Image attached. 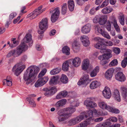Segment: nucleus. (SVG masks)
Segmentation results:
<instances>
[{"label": "nucleus", "instance_id": "obj_17", "mask_svg": "<svg viewBox=\"0 0 127 127\" xmlns=\"http://www.w3.org/2000/svg\"><path fill=\"white\" fill-rule=\"evenodd\" d=\"M115 79L120 82H124L126 80V77L124 74L121 72L117 73L115 75Z\"/></svg>", "mask_w": 127, "mask_h": 127}, {"label": "nucleus", "instance_id": "obj_35", "mask_svg": "<svg viewBox=\"0 0 127 127\" xmlns=\"http://www.w3.org/2000/svg\"><path fill=\"white\" fill-rule=\"evenodd\" d=\"M15 53L16 50L15 49L11 50L7 55L6 57L8 58L11 57L12 56L15 57H17Z\"/></svg>", "mask_w": 127, "mask_h": 127}, {"label": "nucleus", "instance_id": "obj_33", "mask_svg": "<svg viewBox=\"0 0 127 127\" xmlns=\"http://www.w3.org/2000/svg\"><path fill=\"white\" fill-rule=\"evenodd\" d=\"M112 10L113 9L112 8L107 7L103 8L101 12L104 14H107L110 13Z\"/></svg>", "mask_w": 127, "mask_h": 127}, {"label": "nucleus", "instance_id": "obj_12", "mask_svg": "<svg viewBox=\"0 0 127 127\" xmlns=\"http://www.w3.org/2000/svg\"><path fill=\"white\" fill-rule=\"evenodd\" d=\"M58 113L59 115L58 117L59 122L64 121L69 117L66 113H65L63 112L62 110L59 111Z\"/></svg>", "mask_w": 127, "mask_h": 127}, {"label": "nucleus", "instance_id": "obj_13", "mask_svg": "<svg viewBox=\"0 0 127 127\" xmlns=\"http://www.w3.org/2000/svg\"><path fill=\"white\" fill-rule=\"evenodd\" d=\"M89 75L87 74L84 75L81 77L78 83V85L81 84L87 85L89 83Z\"/></svg>", "mask_w": 127, "mask_h": 127}, {"label": "nucleus", "instance_id": "obj_50", "mask_svg": "<svg viewBox=\"0 0 127 127\" xmlns=\"http://www.w3.org/2000/svg\"><path fill=\"white\" fill-rule=\"evenodd\" d=\"M118 63L117 60L115 59L112 61L109 64V65L110 66H114L117 65Z\"/></svg>", "mask_w": 127, "mask_h": 127}, {"label": "nucleus", "instance_id": "obj_1", "mask_svg": "<svg viewBox=\"0 0 127 127\" xmlns=\"http://www.w3.org/2000/svg\"><path fill=\"white\" fill-rule=\"evenodd\" d=\"M31 67H29L24 74L23 78L26 81V84L28 85L32 82L34 80V72Z\"/></svg>", "mask_w": 127, "mask_h": 127}, {"label": "nucleus", "instance_id": "obj_45", "mask_svg": "<svg viewBox=\"0 0 127 127\" xmlns=\"http://www.w3.org/2000/svg\"><path fill=\"white\" fill-rule=\"evenodd\" d=\"M101 34L104 37L108 40L110 39L111 38V37L109 33L104 30L101 33Z\"/></svg>", "mask_w": 127, "mask_h": 127}, {"label": "nucleus", "instance_id": "obj_31", "mask_svg": "<svg viewBox=\"0 0 127 127\" xmlns=\"http://www.w3.org/2000/svg\"><path fill=\"white\" fill-rule=\"evenodd\" d=\"M99 66H96L91 72V76L92 77L95 76L97 73L99 72Z\"/></svg>", "mask_w": 127, "mask_h": 127}, {"label": "nucleus", "instance_id": "obj_23", "mask_svg": "<svg viewBox=\"0 0 127 127\" xmlns=\"http://www.w3.org/2000/svg\"><path fill=\"white\" fill-rule=\"evenodd\" d=\"M100 52L101 53H105L104 54L108 57L109 58H110L112 57V51L110 49L105 48L101 49L100 50Z\"/></svg>", "mask_w": 127, "mask_h": 127}, {"label": "nucleus", "instance_id": "obj_54", "mask_svg": "<svg viewBox=\"0 0 127 127\" xmlns=\"http://www.w3.org/2000/svg\"><path fill=\"white\" fill-rule=\"evenodd\" d=\"M47 71L46 69H44L41 71V72L39 73L38 75V77H41L44 76Z\"/></svg>", "mask_w": 127, "mask_h": 127}, {"label": "nucleus", "instance_id": "obj_36", "mask_svg": "<svg viewBox=\"0 0 127 127\" xmlns=\"http://www.w3.org/2000/svg\"><path fill=\"white\" fill-rule=\"evenodd\" d=\"M62 50L63 53L67 55H69L70 54V48L67 46H64L62 48Z\"/></svg>", "mask_w": 127, "mask_h": 127}, {"label": "nucleus", "instance_id": "obj_42", "mask_svg": "<svg viewBox=\"0 0 127 127\" xmlns=\"http://www.w3.org/2000/svg\"><path fill=\"white\" fill-rule=\"evenodd\" d=\"M119 22L121 25L123 26L125 24V20L124 15L122 14L118 17Z\"/></svg>", "mask_w": 127, "mask_h": 127}, {"label": "nucleus", "instance_id": "obj_34", "mask_svg": "<svg viewBox=\"0 0 127 127\" xmlns=\"http://www.w3.org/2000/svg\"><path fill=\"white\" fill-rule=\"evenodd\" d=\"M61 82L64 84H66L68 81V79L67 76L64 74L62 75L60 78Z\"/></svg>", "mask_w": 127, "mask_h": 127}, {"label": "nucleus", "instance_id": "obj_14", "mask_svg": "<svg viewBox=\"0 0 127 127\" xmlns=\"http://www.w3.org/2000/svg\"><path fill=\"white\" fill-rule=\"evenodd\" d=\"M84 104L87 107L94 108L97 106V104L92 101L90 98H88L84 102Z\"/></svg>", "mask_w": 127, "mask_h": 127}, {"label": "nucleus", "instance_id": "obj_25", "mask_svg": "<svg viewBox=\"0 0 127 127\" xmlns=\"http://www.w3.org/2000/svg\"><path fill=\"white\" fill-rule=\"evenodd\" d=\"M32 39V36L31 34H27L23 39L21 43L23 44H26V43L30 42Z\"/></svg>", "mask_w": 127, "mask_h": 127}, {"label": "nucleus", "instance_id": "obj_57", "mask_svg": "<svg viewBox=\"0 0 127 127\" xmlns=\"http://www.w3.org/2000/svg\"><path fill=\"white\" fill-rule=\"evenodd\" d=\"M121 90L123 94H127V88L125 87L122 86L121 88Z\"/></svg>", "mask_w": 127, "mask_h": 127}, {"label": "nucleus", "instance_id": "obj_55", "mask_svg": "<svg viewBox=\"0 0 127 127\" xmlns=\"http://www.w3.org/2000/svg\"><path fill=\"white\" fill-rule=\"evenodd\" d=\"M109 0H105L101 5L100 6V8H102L107 6L109 4Z\"/></svg>", "mask_w": 127, "mask_h": 127}, {"label": "nucleus", "instance_id": "obj_21", "mask_svg": "<svg viewBox=\"0 0 127 127\" xmlns=\"http://www.w3.org/2000/svg\"><path fill=\"white\" fill-rule=\"evenodd\" d=\"M91 29V25L90 24H88L82 28L81 32L83 33L86 34L90 32Z\"/></svg>", "mask_w": 127, "mask_h": 127}, {"label": "nucleus", "instance_id": "obj_9", "mask_svg": "<svg viewBox=\"0 0 127 127\" xmlns=\"http://www.w3.org/2000/svg\"><path fill=\"white\" fill-rule=\"evenodd\" d=\"M44 90L45 91L44 93L45 95L47 96H49L54 94L57 91L56 88L53 87L49 88H45Z\"/></svg>", "mask_w": 127, "mask_h": 127}, {"label": "nucleus", "instance_id": "obj_59", "mask_svg": "<svg viewBox=\"0 0 127 127\" xmlns=\"http://www.w3.org/2000/svg\"><path fill=\"white\" fill-rule=\"evenodd\" d=\"M17 14L16 13H12L9 15V19L11 20L15 17L17 15Z\"/></svg>", "mask_w": 127, "mask_h": 127}, {"label": "nucleus", "instance_id": "obj_39", "mask_svg": "<svg viewBox=\"0 0 127 127\" xmlns=\"http://www.w3.org/2000/svg\"><path fill=\"white\" fill-rule=\"evenodd\" d=\"M110 122H106L104 123H101L98 124L96 126V127H107L110 124Z\"/></svg>", "mask_w": 127, "mask_h": 127}, {"label": "nucleus", "instance_id": "obj_62", "mask_svg": "<svg viewBox=\"0 0 127 127\" xmlns=\"http://www.w3.org/2000/svg\"><path fill=\"white\" fill-rule=\"evenodd\" d=\"M63 98L65 97L68 94L67 92L65 91H64L60 92Z\"/></svg>", "mask_w": 127, "mask_h": 127}, {"label": "nucleus", "instance_id": "obj_30", "mask_svg": "<svg viewBox=\"0 0 127 127\" xmlns=\"http://www.w3.org/2000/svg\"><path fill=\"white\" fill-rule=\"evenodd\" d=\"M68 8L71 11H72L74 9L75 4L73 0H69L68 1Z\"/></svg>", "mask_w": 127, "mask_h": 127}, {"label": "nucleus", "instance_id": "obj_18", "mask_svg": "<svg viewBox=\"0 0 127 127\" xmlns=\"http://www.w3.org/2000/svg\"><path fill=\"white\" fill-rule=\"evenodd\" d=\"M114 71V69L113 68H111L108 69L105 73V78L108 80L111 79L112 77Z\"/></svg>", "mask_w": 127, "mask_h": 127}, {"label": "nucleus", "instance_id": "obj_27", "mask_svg": "<svg viewBox=\"0 0 127 127\" xmlns=\"http://www.w3.org/2000/svg\"><path fill=\"white\" fill-rule=\"evenodd\" d=\"M3 85H5L6 84L7 86H11L12 85V80L11 77L10 76H7L6 79L3 80Z\"/></svg>", "mask_w": 127, "mask_h": 127}, {"label": "nucleus", "instance_id": "obj_32", "mask_svg": "<svg viewBox=\"0 0 127 127\" xmlns=\"http://www.w3.org/2000/svg\"><path fill=\"white\" fill-rule=\"evenodd\" d=\"M114 96L115 99L118 102L121 101V97L119 91L117 90L114 91Z\"/></svg>", "mask_w": 127, "mask_h": 127}, {"label": "nucleus", "instance_id": "obj_4", "mask_svg": "<svg viewBox=\"0 0 127 127\" xmlns=\"http://www.w3.org/2000/svg\"><path fill=\"white\" fill-rule=\"evenodd\" d=\"M107 19V16L106 15L102 16L100 17L96 16L93 19V21L95 23H99L100 25H102L105 23Z\"/></svg>", "mask_w": 127, "mask_h": 127}, {"label": "nucleus", "instance_id": "obj_56", "mask_svg": "<svg viewBox=\"0 0 127 127\" xmlns=\"http://www.w3.org/2000/svg\"><path fill=\"white\" fill-rule=\"evenodd\" d=\"M112 49L113 52L117 54H119L120 52V50L119 48L114 47Z\"/></svg>", "mask_w": 127, "mask_h": 127}, {"label": "nucleus", "instance_id": "obj_44", "mask_svg": "<svg viewBox=\"0 0 127 127\" xmlns=\"http://www.w3.org/2000/svg\"><path fill=\"white\" fill-rule=\"evenodd\" d=\"M103 45L102 42L101 41H98V42L94 46L96 49H100V50L102 48V46Z\"/></svg>", "mask_w": 127, "mask_h": 127}, {"label": "nucleus", "instance_id": "obj_43", "mask_svg": "<svg viewBox=\"0 0 127 127\" xmlns=\"http://www.w3.org/2000/svg\"><path fill=\"white\" fill-rule=\"evenodd\" d=\"M67 9V4L65 3L63 4L62 7V13L63 14H65Z\"/></svg>", "mask_w": 127, "mask_h": 127}, {"label": "nucleus", "instance_id": "obj_28", "mask_svg": "<svg viewBox=\"0 0 127 127\" xmlns=\"http://www.w3.org/2000/svg\"><path fill=\"white\" fill-rule=\"evenodd\" d=\"M59 79V77L58 76H53L51 78L49 81L50 85H56L58 83Z\"/></svg>", "mask_w": 127, "mask_h": 127}, {"label": "nucleus", "instance_id": "obj_22", "mask_svg": "<svg viewBox=\"0 0 127 127\" xmlns=\"http://www.w3.org/2000/svg\"><path fill=\"white\" fill-rule=\"evenodd\" d=\"M101 84L99 82L95 80L90 83L89 87L91 89L93 90L97 88Z\"/></svg>", "mask_w": 127, "mask_h": 127}, {"label": "nucleus", "instance_id": "obj_2", "mask_svg": "<svg viewBox=\"0 0 127 127\" xmlns=\"http://www.w3.org/2000/svg\"><path fill=\"white\" fill-rule=\"evenodd\" d=\"M26 66L22 62H21L15 65L12 69V71L14 74L18 76L25 68Z\"/></svg>", "mask_w": 127, "mask_h": 127}, {"label": "nucleus", "instance_id": "obj_51", "mask_svg": "<svg viewBox=\"0 0 127 127\" xmlns=\"http://www.w3.org/2000/svg\"><path fill=\"white\" fill-rule=\"evenodd\" d=\"M127 64V57L125 58L121 63V66L123 68H125Z\"/></svg>", "mask_w": 127, "mask_h": 127}, {"label": "nucleus", "instance_id": "obj_52", "mask_svg": "<svg viewBox=\"0 0 127 127\" xmlns=\"http://www.w3.org/2000/svg\"><path fill=\"white\" fill-rule=\"evenodd\" d=\"M106 28L107 30L108 31H110L111 30V25L110 21H108L106 24Z\"/></svg>", "mask_w": 127, "mask_h": 127}, {"label": "nucleus", "instance_id": "obj_60", "mask_svg": "<svg viewBox=\"0 0 127 127\" xmlns=\"http://www.w3.org/2000/svg\"><path fill=\"white\" fill-rule=\"evenodd\" d=\"M106 45L108 46H111L113 45V43L110 40H108L105 42Z\"/></svg>", "mask_w": 127, "mask_h": 127}, {"label": "nucleus", "instance_id": "obj_64", "mask_svg": "<svg viewBox=\"0 0 127 127\" xmlns=\"http://www.w3.org/2000/svg\"><path fill=\"white\" fill-rule=\"evenodd\" d=\"M29 101V103L32 105L33 107H35L36 106V104L33 99L30 100Z\"/></svg>", "mask_w": 127, "mask_h": 127}, {"label": "nucleus", "instance_id": "obj_10", "mask_svg": "<svg viewBox=\"0 0 127 127\" xmlns=\"http://www.w3.org/2000/svg\"><path fill=\"white\" fill-rule=\"evenodd\" d=\"M60 9L56 8L53 11V13L51 17V20L53 23L55 22L58 19L60 14Z\"/></svg>", "mask_w": 127, "mask_h": 127}, {"label": "nucleus", "instance_id": "obj_11", "mask_svg": "<svg viewBox=\"0 0 127 127\" xmlns=\"http://www.w3.org/2000/svg\"><path fill=\"white\" fill-rule=\"evenodd\" d=\"M82 68L83 70H86L87 69L89 70L92 69L93 67L92 65L90 64L89 60L86 59H84L83 61Z\"/></svg>", "mask_w": 127, "mask_h": 127}, {"label": "nucleus", "instance_id": "obj_16", "mask_svg": "<svg viewBox=\"0 0 127 127\" xmlns=\"http://www.w3.org/2000/svg\"><path fill=\"white\" fill-rule=\"evenodd\" d=\"M48 19L46 18L42 19L39 24V27L40 29H46L48 27Z\"/></svg>", "mask_w": 127, "mask_h": 127}, {"label": "nucleus", "instance_id": "obj_15", "mask_svg": "<svg viewBox=\"0 0 127 127\" xmlns=\"http://www.w3.org/2000/svg\"><path fill=\"white\" fill-rule=\"evenodd\" d=\"M103 96L106 98L109 99L111 95V92L110 89L108 87L106 86L102 91Z\"/></svg>", "mask_w": 127, "mask_h": 127}, {"label": "nucleus", "instance_id": "obj_38", "mask_svg": "<svg viewBox=\"0 0 127 127\" xmlns=\"http://www.w3.org/2000/svg\"><path fill=\"white\" fill-rule=\"evenodd\" d=\"M79 45L78 39H76L75 40L72 44V46L74 49H76L78 48L79 47Z\"/></svg>", "mask_w": 127, "mask_h": 127}, {"label": "nucleus", "instance_id": "obj_49", "mask_svg": "<svg viewBox=\"0 0 127 127\" xmlns=\"http://www.w3.org/2000/svg\"><path fill=\"white\" fill-rule=\"evenodd\" d=\"M90 123L89 121H84L80 124L79 126L76 127H87V125Z\"/></svg>", "mask_w": 127, "mask_h": 127}, {"label": "nucleus", "instance_id": "obj_53", "mask_svg": "<svg viewBox=\"0 0 127 127\" xmlns=\"http://www.w3.org/2000/svg\"><path fill=\"white\" fill-rule=\"evenodd\" d=\"M80 40L81 42H84L86 40H89L88 37L87 36L83 35L81 36L80 38Z\"/></svg>", "mask_w": 127, "mask_h": 127}, {"label": "nucleus", "instance_id": "obj_19", "mask_svg": "<svg viewBox=\"0 0 127 127\" xmlns=\"http://www.w3.org/2000/svg\"><path fill=\"white\" fill-rule=\"evenodd\" d=\"M67 102V100L65 99H63L57 101L55 104V106L57 109L62 107Z\"/></svg>", "mask_w": 127, "mask_h": 127}, {"label": "nucleus", "instance_id": "obj_26", "mask_svg": "<svg viewBox=\"0 0 127 127\" xmlns=\"http://www.w3.org/2000/svg\"><path fill=\"white\" fill-rule=\"evenodd\" d=\"M71 107H67L64 109V110L65 111H68V113H67L66 114L69 117L71 115V114L74 113L76 110V109L73 107V105H72L71 106Z\"/></svg>", "mask_w": 127, "mask_h": 127}, {"label": "nucleus", "instance_id": "obj_20", "mask_svg": "<svg viewBox=\"0 0 127 127\" xmlns=\"http://www.w3.org/2000/svg\"><path fill=\"white\" fill-rule=\"evenodd\" d=\"M71 60L72 64L74 67H78L79 66L81 63V59L78 57H76L72 59Z\"/></svg>", "mask_w": 127, "mask_h": 127}, {"label": "nucleus", "instance_id": "obj_47", "mask_svg": "<svg viewBox=\"0 0 127 127\" xmlns=\"http://www.w3.org/2000/svg\"><path fill=\"white\" fill-rule=\"evenodd\" d=\"M113 22V25L116 30L117 32H119L120 29L117 24V21L115 19H114Z\"/></svg>", "mask_w": 127, "mask_h": 127}, {"label": "nucleus", "instance_id": "obj_7", "mask_svg": "<svg viewBox=\"0 0 127 127\" xmlns=\"http://www.w3.org/2000/svg\"><path fill=\"white\" fill-rule=\"evenodd\" d=\"M85 117L90 120L93 116V114L97 116V110L95 109H94L93 110H89L84 111L83 112Z\"/></svg>", "mask_w": 127, "mask_h": 127}, {"label": "nucleus", "instance_id": "obj_6", "mask_svg": "<svg viewBox=\"0 0 127 127\" xmlns=\"http://www.w3.org/2000/svg\"><path fill=\"white\" fill-rule=\"evenodd\" d=\"M48 79L47 77H44L39 78L35 83V87L37 88L42 86L46 83Z\"/></svg>", "mask_w": 127, "mask_h": 127}, {"label": "nucleus", "instance_id": "obj_58", "mask_svg": "<svg viewBox=\"0 0 127 127\" xmlns=\"http://www.w3.org/2000/svg\"><path fill=\"white\" fill-rule=\"evenodd\" d=\"M98 115L100 116H105L107 114V113L106 112H103L101 110H97Z\"/></svg>", "mask_w": 127, "mask_h": 127}, {"label": "nucleus", "instance_id": "obj_37", "mask_svg": "<svg viewBox=\"0 0 127 127\" xmlns=\"http://www.w3.org/2000/svg\"><path fill=\"white\" fill-rule=\"evenodd\" d=\"M95 30L96 31L101 34L104 30L103 29L101 25H96L95 27Z\"/></svg>", "mask_w": 127, "mask_h": 127}, {"label": "nucleus", "instance_id": "obj_8", "mask_svg": "<svg viewBox=\"0 0 127 127\" xmlns=\"http://www.w3.org/2000/svg\"><path fill=\"white\" fill-rule=\"evenodd\" d=\"M42 8V6H39L38 9H36L32 12L29 14L27 16V18L30 17L31 19L34 18L37 16L42 12V11H40Z\"/></svg>", "mask_w": 127, "mask_h": 127}, {"label": "nucleus", "instance_id": "obj_46", "mask_svg": "<svg viewBox=\"0 0 127 127\" xmlns=\"http://www.w3.org/2000/svg\"><path fill=\"white\" fill-rule=\"evenodd\" d=\"M98 59L101 60H106L109 58L104 54L99 56L98 57Z\"/></svg>", "mask_w": 127, "mask_h": 127}, {"label": "nucleus", "instance_id": "obj_40", "mask_svg": "<svg viewBox=\"0 0 127 127\" xmlns=\"http://www.w3.org/2000/svg\"><path fill=\"white\" fill-rule=\"evenodd\" d=\"M60 67H58L52 70L50 72V74L52 75H54L59 73L61 71Z\"/></svg>", "mask_w": 127, "mask_h": 127}, {"label": "nucleus", "instance_id": "obj_41", "mask_svg": "<svg viewBox=\"0 0 127 127\" xmlns=\"http://www.w3.org/2000/svg\"><path fill=\"white\" fill-rule=\"evenodd\" d=\"M108 111L111 112L116 114L119 113L120 112L119 110L118 109L113 108L110 106L109 109H108Z\"/></svg>", "mask_w": 127, "mask_h": 127}, {"label": "nucleus", "instance_id": "obj_48", "mask_svg": "<svg viewBox=\"0 0 127 127\" xmlns=\"http://www.w3.org/2000/svg\"><path fill=\"white\" fill-rule=\"evenodd\" d=\"M29 67H32V69L33 71L34 72V75L35 74H36L39 71V68L38 67L34 66H31Z\"/></svg>", "mask_w": 127, "mask_h": 127}, {"label": "nucleus", "instance_id": "obj_24", "mask_svg": "<svg viewBox=\"0 0 127 127\" xmlns=\"http://www.w3.org/2000/svg\"><path fill=\"white\" fill-rule=\"evenodd\" d=\"M98 105L99 107L103 110H108L110 106L105 102L101 101L99 102L98 103Z\"/></svg>", "mask_w": 127, "mask_h": 127}, {"label": "nucleus", "instance_id": "obj_3", "mask_svg": "<svg viewBox=\"0 0 127 127\" xmlns=\"http://www.w3.org/2000/svg\"><path fill=\"white\" fill-rule=\"evenodd\" d=\"M85 118L83 113L76 117L71 119L69 121V124L71 125H74L81 122Z\"/></svg>", "mask_w": 127, "mask_h": 127}, {"label": "nucleus", "instance_id": "obj_29", "mask_svg": "<svg viewBox=\"0 0 127 127\" xmlns=\"http://www.w3.org/2000/svg\"><path fill=\"white\" fill-rule=\"evenodd\" d=\"M71 63V60H68L65 62L62 65V69L65 71H67L68 69L69 64Z\"/></svg>", "mask_w": 127, "mask_h": 127}, {"label": "nucleus", "instance_id": "obj_61", "mask_svg": "<svg viewBox=\"0 0 127 127\" xmlns=\"http://www.w3.org/2000/svg\"><path fill=\"white\" fill-rule=\"evenodd\" d=\"M109 120L110 121H111L113 122H116L117 120V118L115 117H111L109 119Z\"/></svg>", "mask_w": 127, "mask_h": 127}, {"label": "nucleus", "instance_id": "obj_63", "mask_svg": "<svg viewBox=\"0 0 127 127\" xmlns=\"http://www.w3.org/2000/svg\"><path fill=\"white\" fill-rule=\"evenodd\" d=\"M26 9V7L25 6H23L21 8L20 15H22L23 14L27 12L26 11H25Z\"/></svg>", "mask_w": 127, "mask_h": 127}, {"label": "nucleus", "instance_id": "obj_5", "mask_svg": "<svg viewBox=\"0 0 127 127\" xmlns=\"http://www.w3.org/2000/svg\"><path fill=\"white\" fill-rule=\"evenodd\" d=\"M28 46L26 44H21L16 48V54L17 57L20 56L24 51L27 49Z\"/></svg>", "mask_w": 127, "mask_h": 127}]
</instances>
